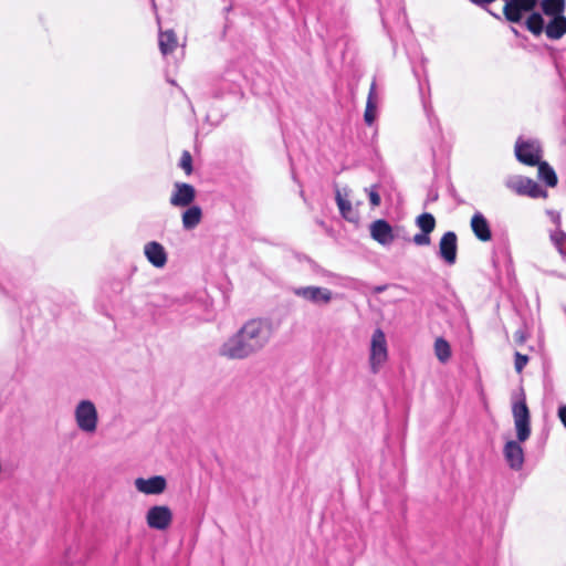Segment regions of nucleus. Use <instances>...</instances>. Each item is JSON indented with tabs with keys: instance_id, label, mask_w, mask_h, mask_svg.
I'll use <instances>...</instances> for the list:
<instances>
[{
	"instance_id": "f257e3e1",
	"label": "nucleus",
	"mask_w": 566,
	"mask_h": 566,
	"mask_svg": "<svg viewBox=\"0 0 566 566\" xmlns=\"http://www.w3.org/2000/svg\"><path fill=\"white\" fill-rule=\"evenodd\" d=\"M275 328L272 321L250 318L219 347V355L231 360H243L263 352L272 342Z\"/></svg>"
},
{
	"instance_id": "f03ea898",
	"label": "nucleus",
	"mask_w": 566,
	"mask_h": 566,
	"mask_svg": "<svg viewBox=\"0 0 566 566\" xmlns=\"http://www.w3.org/2000/svg\"><path fill=\"white\" fill-rule=\"evenodd\" d=\"M512 416L517 440L507 439L503 448V454L511 469L521 470L524 463V451L521 443L525 442L531 436V415L523 391L513 397Z\"/></svg>"
},
{
	"instance_id": "7ed1b4c3",
	"label": "nucleus",
	"mask_w": 566,
	"mask_h": 566,
	"mask_svg": "<svg viewBox=\"0 0 566 566\" xmlns=\"http://www.w3.org/2000/svg\"><path fill=\"white\" fill-rule=\"evenodd\" d=\"M73 419L76 428L84 434L94 436L99 424V415L95 402L91 399H80L73 408Z\"/></svg>"
},
{
	"instance_id": "20e7f679",
	"label": "nucleus",
	"mask_w": 566,
	"mask_h": 566,
	"mask_svg": "<svg viewBox=\"0 0 566 566\" xmlns=\"http://www.w3.org/2000/svg\"><path fill=\"white\" fill-rule=\"evenodd\" d=\"M525 24L534 35H539L545 31L546 35L553 40L560 39L566 33V18L563 14L549 18L546 21L542 14L532 13L526 19Z\"/></svg>"
},
{
	"instance_id": "39448f33",
	"label": "nucleus",
	"mask_w": 566,
	"mask_h": 566,
	"mask_svg": "<svg viewBox=\"0 0 566 566\" xmlns=\"http://www.w3.org/2000/svg\"><path fill=\"white\" fill-rule=\"evenodd\" d=\"M389 358L388 343L382 329L376 328L370 336L368 346V365L373 374H378Z\"/></svg>"
},
{
	"instance_id": "423d86ee",
	"label": "nucleus",
	"mask_w": 566,
	"mask_h": 566,
	"mask_svg": "<svg viewBox=\"0 0 566 566\" xmlns=\"http://www.w3.org/2000/svg\"><path fill=\"white\" fill-rule=\"evenodd\" d=\"M505 187L518 196L531 198H546L547 192L543 190L537 182L528 177L521 175H511L504 181Z\"/></svg>"
},
{
	"instance_id": "0eeeda50",
	"label": "nucleus",
	"mask_w": 566,
	"mask_h": 566,
	"mask_svg": "<svg viewBox=\"0 0 566 566\" xmlns=\"http://www.w3.org/2000/svg\"><path fill=\"white\" fill-rule=\"evenodd\" d=\"M293 294L298 298L315 306H327L333 302L335 297V294L333 293L332 290L316 285L294 287Z\"/></svg>"
},
{
	"instance_id": "6e6552de",
	"label": "nucleus",
	"mask_w": 566,
	"mask_h": 566,
	"mask_svg": "<svg viewBox=\"0 0 566 566\" xmlns=\"http://www.w3.org/2000/svg\"><path fill=\"white\" fill-rule=\"evenodd\" d=\"M335 199L342 217L349 222H358V207L361 202L359 200L354 201L353 190L347 186L337 187Z\"/></svg>"
},
{
	"instance_id": "1a4fd4ad",
	"label": "nucleus",
	"mask_w": 566,
	"mask_h": 566,
	"mask_svg": "<svg viewBox=\"0 0 566 566\" xmlns=\"http://www.w3.org/2000/svg\"><path fill=\"white\" fill-rule=\"evenodd\" d=\"M517 160L527 166H536L542 159V147L538 140L520 137L515 143Z\"/></svg>"
},
{
	"instance_id": "9d476101",
	"label": "nucleus",
	"mask_w": 566,
	"mask_h": 566,
	"mask_svg": "<svg viewBox=\"0 0 566 566\" xmlns=\"http://www.w3.org/2000/svg\"><path fill=\"white\" fill-rule=\"evenodd\" d=\"M172 520V511L167 505L150 506L145 514L147 526L159 532L167 531L171 526Z\"/></svg>"
},
{
	"instance_id": "9b49d317",
	"label": "nucleus",
	"mask_w": 566,
	"mask_h": 566,
	"mask_svg": "<svg viewBox=\"0 0 566 566\" xmlns=\"http://www.w3.org/2000/svg\"><path fill=\"white\" fill-rule=\"evenodd\" d=\"M536 4L537 0H505L502 11L507 21L516 23L531 15Z\"/></svg>"
},
{
	"instance_id": "f8f14e48",
	"label": "nucleus",
	"mask_w": 566,
	"mask_h": 566,
	"mask_svg": "<svg viewBox=\"0 0 566 566\" xmlns=\"http://www.w3.org/2000/svg\"><path fill=\"white\" fill-rule=\"evenodd\" d=\"M135 490L147 496L160 495L167 490V480L163 475L139 476L133 482Z\"/></svg>"
},
{
	"instance_id": "ddd939ff",
	"label": "nucleus",
	"mask_w": 566,
	"mask_h": 566,
	"mask_svg": "<svg viewBox=\"0 0 566 566\" xmlns=\"http://www.w3.org/2000/svg\"><path fill=\"white\" fill-rule=\"evenodd\" d=\"M146 260L156 269H163L168 262V253L165 247L157 241H148L143 248Z\"/></svg>"
},
{
	"instance_id": "4468645a",
	"label": "nucleus",
	"mask_w": 566,
	"mask_h": 566,
	"mask_svg": "<svg viewBox=\"0 0 566 566\" xmlns=\"http://www.w3.org/2000/svg\"><path fill=\"white\" fill-rule=\"evenodd\" d=\"M196 199V189L185 182H176L174 185V190L171 192L169 202L174 207H188L190 206L193 200Z\"/></svg>"
},
{
	"instance_id": "2eb2a0df",
	"label": "nucleus",
	"mask_w": 566,
	"mask_h": 566,
	"mask_svg": "<svg viewBox=\"0 0 566 566\" xmlns=\"http://www.w3.org/2000/svg\"><path fill=\"white\" fill-rule=\"evenodd\" d=\"M369 233L371 239L382 247L390 245L395 240L392 227L382 219H378L370 223Z\"/></svg>"
},
{
	"instance_id": "dca6fc26",
	"label": "nucleus",
	"mask_w": 566,
	"mask_h": 566,
	"mask_svg": "<svg viewBox=\"0 0 566 566\" xmlns=\"http://www.w3.org/2000/svg\"><path fill=\"white\" fill-rule=\"evenodd\" d=\"M457 235L454 232H446L439 242V254L448 263L453 264L457 260Z\"/></svg>"
},
{
	"instance_id": "f3484780",
	"label": "nucleus",
	"mask_w": 566,
	"mask_h": 566,
	"mask_svg": "<svg viewBox=\"0 0 566 566\" xmlns=\"http://www.w3.org/2000/svg\"><path fill=\"white\" fill-rule=\"evenodd\" d=\"M471 228L476 238L480 239L481 241L491 240V230L489 227V222L481 213L478 212L473 214L471 219Z\"/></svg>"
},
{
	"instance_id": "a211bd4d",
	"label": "nucleus",
	"mask_w": 566,
	"mask_h": 566,
	"mask_svg": "<svg viewBox=\"0 0 566 566\" xmlns=\"http://www.w3.org/2000/svg\"><path fill=\"white\" fill-rule=\"evenodd\" d=\"M202 219V210L198 206H191L186 211H184L181 220L182 227L186 230L195 229Z\"/></svg>"
},
{
	"instance_id": "6ab92c4d",
	"label": "nucleus",
	"mask_w": 566,
	"mask_h": 566,
	"mask_svg": "<svg viewBox=\"0 0 566 566\" xmlns=\"http://www.w3.org/2000/svg\"><path fill=\"white\" fill-rule=\"evenodd\" d=\"M377 104H378V97H377V92H376V85H375V83H373L370 86V90H369L366 109H365V114H364L365 122L368 125H371L376 118Z\"/></svg>"
},
{
	"instance_id": "aec40b11",
	"label": "nucleus",
	"mask_w": 566,
	"mask_h": 566,
	"mask_svg": "<svg viewBox=\"0 0 566 566\" xmlns=\"http://www.w3.org/2000/svg\"><path fill=\"white\" fill-rule=\"evenodd\" d=\"M178 45L177 36L174 31H163L159 33V49L163 54L171 53Z\"/></svg>"
},
{
	"instance_id": "412c9836",
	"label": "nucleus",
	"mask_w": 566,
	"mask_h": 566,
	"mask_svg": "<svg viewBox=\"0 0 566 566\" xmlns=\"http://www.w3.org/2000/svg\"><path fill=\"white\" fill-rule=\"evenodd\" d=\"M433 352L437 359L442 364L448 363L452 354L450 344L443 337L436 338Z\"/></svg>"
},
{
	"instance_id": "4be33fe9",
	"label": "nucleus",
	"mask_w": 566,
	"mask_h": 566,
	"mask_svg": "<svg viewBox=\"0 0 566 566\" xmlns=\"http://www.w3.org/2000/svg\"><path fill=\"white\" fill-rule=\"evenodd\" d=\"M542 10L547 19L558 17L564 11V0H543Z\"/></svg>"
},
{
	"instance_id": "5701e85b",
	"label": "nucleus",
	"mask_w": 566,
	"mask_h": 566,
	"mask_svg": "<svg viewBox=\"0 0 566 566\" xmlns=\"http://www.w3.org/2000/svg\"><path fill=\"white\" fill-rule=\"evenodd\" d=\"M536 166L538 167V178L546 182L547 186L555 187L557 185V176L554 169L546 161L542 160Z\"/></svg>"
},
{
	"instance_id": "b1692460",
	"label": "nucleus",
	"mask_w": 566,
	"mask_h": 566,
	"mask_svg": "<svg viewBox=\"0 0 566 566\" xmlns=\"http://www.w3.org/2000/svg\"><path fill=\"white\" fill-rule=\"evenodd\" d=\"M417 226L422 232L431 233L436 228V219L431 213H422L416 219Z\"/></svg>"
},
{
	"instance_id": "393cba45",
	"label": "nucleus",
	"mask_w": 566,
	"mask_h": 566,
	"mask_svg": "<svg viewBox=\"0 0 566 566\" xmlns=\"http://www.w3.org/2000/svg\"><path fill=\"white\" fill-rule=\"evenodd\" d=\"M551 239L562 254H566V234L559 230L552 233Z\"/></svg>"
},
{
	"instance_id": "a878e982",
	"label": "nucleus",
	"mask_w": 566,
	"mask_h": 566,
	"mask_svg": "<svg viewBox=\"0 0 566 566\" xmlns=\"http://www.w3.org/2000/svg\"><path fill=\"white\" fill-rule=\"evenodd\" d=\"M191 163H192V159H191L190 154L188 151H184V154L181 155L179 165L185 170V172L187 175H190L192 171Z\"/></svg>"
},
{
	"instance_id": "bb28decb",
	"label": "nucleus",
	"mask_w": 566,
	"mask_h": 566,
	"mask_svg": "<svg viewBox=\"0 0 566 566\" xmlns=\"http://www.w3.org/2000/svg\"><path fill=\"white\" fill-rule=\"evenodd\" d=\"M430 233L422 232L413 235L412 241L416 245L426 247L431 243Z\"/></svg>"
},
{
	"instance_id": "cd10ccee",
	"label": "nucleus",
	"mask_w": 566,
	"mask_h": 566,
	"mask_svg": "<svg viewBox=\"0 0 566 566\" xmlns=\"http://www.w3.org/2000/svg\"><path fill=\"white\" fill-rule=\"evenodd\" d=\"M528 363V357L526 355H522L521 353H515V370L520 374L523 368Z\"/></svg>"
},
{
	"instance_id": "c85d7f7f",
	"label": "nucleus",
	"mask_w": 566,
	"mask_h": 566,
	"mask_svg": "<svg viewBox=\"0 0 566 566\" xmlns=\"http://www.w3.org/2000/svg\"><path fill=\"white\" fill-rule=\"evenodd\" d=\"M365 191L368 193L371 206L378 207L380 205V196L378 195L376 187L366 188Z\"/></svg>"
},
{
	"instance_id": "c756f323",
	"label": "nucleus",
	"mask_w": 566,
	"mask_h": 566,
	"mask_svg": "<svg viewBox=\"0 0 566 566\" xmlns=\"http://www.w3.org/2000/svg\"><path fill=\"white\" fill-rule=\"evenodd\" d=\"M514 340L518 344H523L526 340V336L523 331H517L514 334Z\"/></svg>"
},
{
	"instance_id": "7c9ffc66",
	"label": "nucleus",
	"mask_w": 566,
	"mask_h": 566,
	"mask_svg": "<svg viewBox=\"0 0 566 566\" xmlns=\"http://www.w3.org/2000/svg\"><path fill=\"white\" fill-rule=\"evenodd\" d=\"M558 417H559L562 423L564 424V427L566 428V406H562L558 409Z\"/></svg>"
},
{
	"instance_id": "2f4dec72",
	"label": "nucleus",
	"mask_w": 566,
	"mask_h": 566,
	"mask_svg": "<svg viewBox=\"0 0 566 566\" xmlns=\"http://www.w3.org/2000/svg\"><path fill=\"white\" fill-rule=\"evenodd\" d=\"M547 214L549 216L551 220L555 223H559L560 216L556 211H547Z\"/></svg>"
},
{
	"instance_id": "473e14b6",
	"label": "nucleus",
	"mask_w": 566,
	"mask_h": 566,
	"mask_svg": "<svg viewBox=\"0 0 566 566\" xmlns=\"http://www.w3.org/2000/svg\"><path fill=\"white\" fill-rule=\"evenodd\" d=\"M385 290H386V286H377V287H375V292L376 293H380V292H382Z\"/></svg>"
},
{
	"instance_id": "72a5a7b5",
	"label": "nucleus",
	"mask_w": 566,
	"mask_h": 566,
	"mask_svg": "<svg viewBox=\"0 0 566 566\" xmlns=\"http://www.w3.org/2000/svg\"><path fill=\"white\" fill-rule=\"evenodd\" d=\"M394 291H395V292H399V291H400V287L395 286V287H394Z\"/></svg>"
}]
</instances>
